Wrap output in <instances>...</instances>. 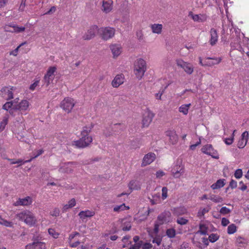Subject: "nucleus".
I'll list each match as a JSON object with an SVG mask.
<instances>
[{
    "label": "nucleus",
    "mask_w": 249,
    "mask_h": 249,
    "mask_svg": "<svg viewBox=\"0 0 249 249\" xmlns=\"http://www.w3.org/2000/svg\"><path fill=\"white\" fill-rule=\"evenodd\" d=\"M4 28L6 31L17 33L22 32L25 29L24 27H19L17 25H6Z\"/></svg>",
    "instance_id": "obj_28"
},
{
    "label": "nucleus",
    "mask_w": 249,
    "mask_h": 249,
    "mask_svg": "<svg viewBox=\"0 0 249 249\" xmlns=\"http://www.w3.org/2000/svg\"><path fill=\"white\" fill-rule=\"evenodd\" d=\"M56 68L54 66L50 67L48 69L46 73L45 74L43 78L44 85L48 86L53 81L54 76V73L56 71Z\"/></svg>",
    "instance_id": "obj_11"
},
{
    "label": "nucleus",
    "mask_w": 249,
    "mask_h": 249,
    "mask_svg": "<svg viewBox=\"0 0 249 249\" xmlns=\"http://www.w3.org/2000/svg\"><path fill=\"white\" fill-rule=\"evenodd\" d=\"M25 43H22L17 47L14 50L10 52L9 54L10 55L17 56L18 55V51L20 47L24 44Z\"/></svg>",
    "instance_id": "obj_53"
},
{
    "label": "nucleus",
    "mask_w": 249,
    "mask_h": 249,
    "mask_svg": "<svg viewBox=\"0 0 249 249\" xmlns=\"http://www.w3.org/2000/svg\"><path fill=\"white\" fill-rule=\"evenodd\" d=\"M93 127V124H90L88 125H86L84 126L83 128V130L81 131V136H89V134L91 132L92 129Z\"/></svg>",
    "instance_id": "obj_35"
},
{
    "label": "nucleus",
    "mask_w": 249,
    "mask_h": 249,
    "mask_svg": "<svg viewBox=\"0 0 249 249\" xmlns=\"http://www.w3.org/2000/svg\"><path fill=\"white\" fill-rule=\"evenodd\" d=\"M25 249H46V248L45 243L34 239L33 243L26 246Z\"/></svg>",
    "instance_id": "obj_18"
},
{
    "label": "nucleus",
    "mask_w": 249,
    "mask_h": 249,
    "mask_svg": "<svg viewBox=\"0 0 249 249\" xmlns=\"http://www.w3.org/2000/svg\"><path fill=\"white\" fill-rule=\"evenodd\" d=\"M75 104V102L73 98L66 97L61 101L60 107L66 112L69 113L71 111Z\"/></svg>",
    "instance_id": "obj_5"
},
{
    "label": "nucleus",
    "mask_w": 249,
    "mask_h": 249,
    "mask_svg": "<svg viewBox=\"0 0 249 249\" xmlns=\"http://www.w3.org/2000/svg\"><path fill=\"white\" fill-rule=\"evenodd\" d=\"M168 189L166 187H163L162 188V199L163 200L165 199L167 196Z\"/></svg>",
    "instance_id": "obj_55"
},
{
    "label": "nucleus",
    "mask_w": 249,
    "mask_h": 249,
    "mask_svg": "<svg viewBox=\"0 0 249 249\" xmlns=\"http://www.w3.org/2000/svg\"><path fill=\"white\" fill-rule=\"evenodd\" d=\"M16 88L15 87H4L0 90V96L6 100H9L13 98V93Z\"/></svg>",
    "instance_id": "obj_8"
},
{
    "label": "nucleus",
    "mask_w": 249,
    "mask_h": 249,
    "mask_svg": "<svg viewBox=\"0 0 249 249\" xmlns=\"http://www.w3.org/2000/svg\"><path fill=\"white\" fill-rule=\"evenodd\" d=\"M236 244L241 247L242 245H245L246 244V241L245 238L242 237H238L236 239Z\"/></svg>",
    "instance_id": "obj_49"
},
{
    "label": "nucleus",
    "mask_w": 249,
    "mask_h": 249,
    "mask_svg": "<svg viewBox=\"0 0 249 249\" xmlns=\"http://www.w3.org/2000/svg\"><path fill=\"white\" fill-rule=\"evenodd\" d=\"M79 233L77 232H75L74 233H71L69 237V243L71 242L72 240L77 236H79Z\"/></svg>",
    "instance_id": "obj_58"
},
{
    "label": "nucleus",
    "mask_w": 249,
    "mask_h": 249,
    "mask_svg": "<svg viewBox=\"0 0 249 249\" xmlns=\"http://www.w3.org/2000/svg\"><path fill=\"white\" fill-rule=\"evenodd\" d=\"M164 90L162 89H161L159 90L158 93H156L155 96L157 100H161V96L163 94Z\"/></svg>",
    "instance_id": "obj_56"
},
{
    "label": "nucleus",
    "mask_w": 249,
    "mask_h": 249,
    "mask_svg": "<svg viewBox=\"0 0 249 249\" xmlns=\"http://www.w3.org/2000/svg\"><path fill=\"white\" fill-rule=\"evenodd\" d=\"M99 32L101 34L102 38L104 40H107L113 37L115 30L113 28L107 27L100 28L99 30Z\"/></svg>",
    "instance_id": "obj_9"
},
{
    "label": "nucleus",
    "mask_w": 249,
    "mask_h": 249,
    "mask_svg": "<svg viewBox=\"0 0 249 249\" xmlns=\"http://www.w3.org/2000/svg\"><path fill=\"white\" fill-rule=\"evenodd\" d=\"M33 160V159H30V160H25V161H23V160H21V159H18L17 160L15 161V163H16V164H19V165H22V164H23L25 163H27V162H31L32 160Z\"/></svg>",
    "instance_id": "obj_57"
},
{
    "label": "nucleus",
    "mask_w": 249,
    "mask_h": 249,
    "mask_svg": "<svg viewBox=\"0 0 249 249\" xmlns=\"http://www.w3.org/2000/svg\"><path fill=\"white\" fill-rule=\"evenodd\" d=\"M249 139L248 131H245L243 132L238 141L237 147L239 148H243L247 145Z\"/></svg>",
    "instance_id": "obj_16"
},
{
    "label": "nucleus",
    "mask_w": 249,
    "mask_h": 249,
    "mask_svg": "<svg viewBox=\"0 0 249 249\" xmlns=\"http://www.w3.org/2000/svg\"><path fill=\"white\" fill-rule=\"evenodd\" d=\"M231 210L226 207H222L219 211L221 214L226 215L231 212Z\"/></svg>",
    "instance_id": "obj_48"
},
{
    "label": "nucleus",
    "mask_w": 249,
    "mask_h": 249,
    "mask_svg": "<svg viewBox=\"0 0 249 249\" xmlns=\"http://www.w3.org/2000/svg\"><path fill=\"white\" fill-rule=\"evenodd\" d=\"M113 9V1L111 0H104L102 1V10L107 14L112 11Z\"/></svg>",
    "instance_id": "obj_24"
},
{
    "label": "nucleus",
    "mask_w": 249,
    "mask_h": 249,
    "mask_svg": "<svg viewBox=\"0 0 249 249\" xmlns=\"http://www.w3.org/2000/svg\"><path fill=\"white\" fill-rule=\"evenodd\" d=\"M99 29L96 25H94L89 28L88 31L83 36V38L85 40H89L93 38L96 33L99 32Z\"/></svg>",
    "instance_id": "obj_19"
},
{
    "label": "nucleus",
    "mask_w": 249,
    "mask_h": 249,
    "mask_svg": "<svg viewBox=\"0 0 249 249\" xmlns=\"http://www.w3.org/2000/svg\"><path fill=\"white\" fill-rule=\"evenodd\" d=\"M128 187L131 191L139 190L141 188V184L139 181L137 180H132L129 182Z\"/></svg>",
    "instance_id": "obj_33"
},
{
    "label": "nucleus",
    "mask_w": 249,
    "mask_h": 249,
    "mask_svg": "<svg viewBox=\"0 0 249 249\" xmlns=\"http://www.w3.org/2000/svg\"><path fill=\"white\" fill-rule=\"evenodd\" d=\"M40 81V79L39 78H36L34 80V83L30 85L29 87V89L31 90H34L36 88L38 85V84Z\"/></svg>",
    "instance_id": "obj_46"
},
{
    "label": "nucleus",
    "mask_w": 249,
    "mask_h": 249,
    "mask_svg": "<svg viewBox=\"0 0 249 249\" xmlns=\"http://www.w3.org/2000/svg\"><path fill=\"white\" fill-rule=\"evenodd\" d=\"M76 202L75 198H71L67 204H64L62 207V211L63 212H67L69 209H71L76 205Z\"/></svg>",
    "instance_id": "obj_32"
},
{
    "label": "nucleus",
    "mask_w": 249,
    "mask_h": 249,
    "mask_svg": "<svg viewBox=\"0 0 249 249\" xmlns=\"http://www.w3.org/2000/svg\"><path fill=\"white\" fill-rule=\"evenodd\" d=\"M129 209V207L128 206H125V205L124 203L120 205H117L115 206L113 208V211L114 212L119 213L125 210H128Z\"/></svg>",
    "instance_id": "obj_38"
},
{
    "label": "nucleus",
    "mask_w": 249,
    "mask_h": 249,
    "mask_svg": "<svg viewBox=\"0 0 249 249\" xmlns=\"http://www.w3.org/2000/svg\"><path fill=\"white\" fill-rule=\"evenodd\" d=\"M146 71V64L143 59L139 58L137 59L134 63V73L139 79L142 78Z\"/></svg>",
    "instance_id": "obj_4"
},
{
    "label": "nucleus",
    "mask_w": 249,
    "mask_h": 249,
    "mask_svg": "<svg viewBox=\"0 0 249 249\" xmlns=\"http://www.w3.org/2000/svg\"><path fill=\"white\" fill-rule=\"evenodd\" d=\"M171 213L169 212H164L158 217V225H161L164 223L171 221Z\"/></svg>",
    "instance_id": "obj_21"
},
{
    "label": "nucleus",
    "mask_w": 249,
    "mask_h": 249,
    "mask_svg": "<svg viewBox=\"0 0 249 249\" xmlns=\"http://www.w3.org/2000/svg\"><path fill=\"white\" fill-rule=\"evenodd\" d=\"M160 195L159 194L156 196V199H151L150 202L152 203V204L154 205L158 204L160 202Z\"/></svg>",
    "instance_id": "obj_59"
},
{
    "label": "nucleus",
    "mask_w": 249,
    "mask_h": 249,
    "mask_svg": "<svg viewBox=\"0 0 249 249\" xmlns=\"http://www.w3.org/2000/svg\"><path fill=\"white\" fill-rule=\"evenodd\" d=\"M221 61L220 58L207 57L205 59V64L206 66H213L219 64Z\"/></svg>",
    "instance_id": "obj_30"
},
{
    "label": "nucleus",
    "mask_w": 249,
    "mask_h": 249,
    "mask_svg": "<svg viewBox=\"0 0 249 249\" xmlns=\"http://www.w3.org/2000/svg\"><path fill=\"white\" fill-rule=\"evenodd\" d=\"M189 16L195 22H204L207 20L208 16L205 14H194L192 12H190Z\"/></svg>",
    "instance_id": "obj_20"
},
{
    "label": "nucleus",
    "mask_w": 249,
    "mask_h": 249,
    "mask_svg": "<svg viewBox=\"0 0 249 249\" xmlns=\"http://www.w3.org/2000/svg\"><path fill=\"white\" fill-rule=\"evenodd\" d=\"M176 63L178 67L182 68L188 74H191L194 72V67L190 63L184 61L182 59L176 60Z\"/></svg>",
    "instance_id": "obj_10"
},
{
    "label": "nucleus",
    "mask_w": 249,
    "mask_h": 249,
    "mask_svg": "<svg viewBox=\"0 0 249 249\" xmlns=\"http://www.w3.org/2000/svg\"><path fill=\"white\" fill-rule=\"evenodd\" d=\"M13 129L14 131L17 134V138L21 141L23 138V136L20 134V133L22 131L23 132L25 129V124L23 118L21 117L19 119V121H17V122H15Z\"/></svg>",
    "instance_id": "obj_7"
},
{
    "label": "nucleus",
    "mask_w": 249,
    "mask_h": 249,
    "mask_svg": "<svg viewBox=\"0 0 249 249\" xmlns=\"http://www.w3.org/2000/svg\"><path fill=\"white\" fill-rule=\"evenodd\" d=\"M8 121V116H5L3 117L2 121L0 122V131H3L6 125L7 124Z\"/></svg>",
    "instance_id": "obj_40"
},
{
    "label": "nucleus",
    "mask_w": 249,
    "mask_h": 249,
    "mask_svg": "<svg viewBox=\"0 0 249 249\" xmlns=\"http://www.w3.org/2000/svg\"><path fill=\"white\" fill-rule=\"evenodd\" d=\"M48 233L50 235L55 239L57 238L59 235V233L56 232L53 229H49Z\"/></svg>",
    "instance_id": "obj_45"
},
{
    "label": "nucleus",
    "mask_w": 249,
    "mask_h": 249,
    "mask_svg": "<svg viewBox=\"0 0 249 249\" xmlns=\"http://www.w3.org/2000/svg\"><path fill=\"white\" fill-rule=\"evenodd\" d=\"M92 142V138L91 136H82L79 140L72 142V145L78 148H85L89 146Z\"/></svg>",
    "instance_id": "obj_6"
},
{
    "label": "nucleus",
    "mask_w": 249,
    "mask_h": 249,
    "mask_svg": "<svg viewBox=\"0 0 249 249\" xmlns=\"http://www.w3.org/2000/svg\"><path fill=\"white\" fill-rule=\"evenodd\" d=\"M166 136L169 137V142L175 144L178 141V136L174 130H169L165 132Z\"/></svg>",
    "instance_id": "obj_23"
},
{
    "label": "nucleus",
    "mask_w": 249,
    "mask_h": 249,
    "mask_svg": "<svg viewBox=\"0 0 249 249\" xmlns=\"http://www.w3.org/2000/svg\"><path fill=\"white\" fill-rule=\"evenodd\" d=\"M166 233L169 238H174L176 235V231L174 229H169L166 230Z\"/></svg>",
    "instance_id": "obj_43"
},
{
    "label": "nucleus",
    "mask_w": 249,
    "mask_h": 249,
    "mask_svg": "<svg viewBox=\"0 0 249 249\" xmlns=\"http://www.w3.org/2000/svg\"><path fill=\"white\" fill-rule=\"evenodd\" d=\"M230 221L229 220L226 218H223L221 220V224L223 226H226L228 225V224H229Z\"/></svg>",
    "instance_id": "obj_64"
},
{
    "label": "nucleus",
    "mask_w": 249,
    "mask_h": 249,
    "mask_svg": "<svg viewBox=\"0 0 249 249\" xmlns=\"http://www.w3.org/2000/svg\"><path fill=\"white\" fill-rule=\"evenodd\" d=\"M171 172L174 178H179L184 172V167L180 164H176L172 168Z\"/></svg>",
    "instance_id": "obj_17"
},
{
    "label": "nucleus",
    "mask_w": 249,
    "mask_h": 249,
    "mask_svg": "<svg viewBox=\"0 0 249 249\" xmlns=\"http://www.w3.org/2000/svg\"><path fill=\"white\" fill-rule=\"evenodd\" d=\"M14 107L12 101L7 102L3 105L2 108L9 112L10 110L13 109Z\"/></svg>",
    "instance_id": "obj_41"
},
{
    "label": "nucleus",
    "mask_w": 249,
    "mask_h": 249,
    "mask_svg": "<svg viewBox=\"0 0 249 249\" xmlns=\"http://www.w3.org/2000/svg\"><path fill=\"white\" fill-rule=\"evenodd\" d=\"M150 29L154 34L158 35L161 34L163 29V26L161 24L154 23L150 25Z\"/></svg>",
    "instance_id": "obj_31"
},
{
    "label": "nucleus",
    "mask_w": 249,
    "mask_h": 249,
    "mask_svg": "<svg viewBox=\"0 0 249 249\" xmlns=\"http://www.w3.org/2000/svg\"><path fill=\"white\" fill-rule=\"evenodd\" d=\"M142 246V249H150L152 247V245L148 243H144Z\"/></svg>",
    "instance_id": "obj_61"
},
{
    "label": "nucleus",
    "mask_w": 249,
    "mask_h": 249,
    "mask_svg": "<svg viewBox=\"0 0 249 249\" xmlns=\"http://www.w3.org/2000/svg\"><path fill=\"white\" fill-rule=\"evenodd\" d=\"M6 227H12L13 226V223L11 221H9L5 219H3L1 224Z\"/></svg>",
    "instance_id": "obj_54"
},
{
    "label": "nucleus",
    "mask_w": 249,
    "mask_h": 249,
    "mask_svg": "<svg viewBox=\"0 0 249 249\" xmlns=\"http://www.w3.org/2000/svg\"><path fill=\"white\" fill-rule=\"evenodd\" d=\"M16 217L30 226H34L37 222L34 214L28 210L23 211L17 213Z\"/></svg>",
    "instance_id": "obj_1"
},
{
    "label": "nucleus",
    "mask_w": 249,
    "mask_h": 249,
    "mask_svg": "<svg viewBox=\"0 0 249 249\" xmlns=\"http://www.w3.org/2000/svg\"><path fill=\"white\" fill-rule=\"evenodd\" d=\"M191 106V104L190 103L182 105L179 107L178 111L182 113L183 115H186L188 113V110Z\"/></svg>",
    "instance_id": "obj_34"
},
{
    "label": "nucleus",
    "mask_w": 249,
    "mask_h": 249,
    "mask_svg": "<svg viewBox=\"0 0 249 249\" xmlns=\"http://www.w3.org/2000/svg\"><path fill=\"white\" fill-rule=\"evenodd\" d=\"M237 182L233 179H232L230 183V187L234 189L237 187Z\"/></svg>",
    "instance_id": "obj_62"
},
{
    "label": "nucleus",
    "mask_w": 249,
    "mask_h": 249,
    "mask_svg": "<svg viewBox=\"0 0 249 249\" xmlns=\"http://www.w3.org/2000/svg\"><path fill=\"white\" fill-rule=\"evenodd\" d=\"M212 227V225L208 221L200 224L199 230L196 233L194 237L192 239L193 244L198 248H201V244L197 241V235L199 233L203 235L208 234Z\"/></svg>",
    "instance_id": "obj_3"
},
{
    "label": "nucleus",
    "mask_w": 249,
    "mask_h": 249,
    "mask_svg": "<svg viewBox=\"0 0 249 249\" xmlns=\"http://www.w3.org/2000/svg\"><path fill=\"white\" fill-rule=\"evenodd\" d=\"M202 152L208 155L211 156L215 159H219V155L216 150H214L211 144H206L201 148Z\"/></svg>",
    "instance_id": "obj_12"
},
{
    "label": "nucleus",
    "mask_w": 249,
    "mask_h": 249,
    "mask_svg": "<svg viewBox=\"0 0 249 249\" xmlns=\"http://www.w3.org/2000/svg\"><path fill=\"white\" fill-rule=\"evenodd\" d=\"M124 77L123 74H117L111 82L113 88H118L124 82Z\"/></svg>",
    "instance_id": "obj_26"
},
{
    "label": "nucleus",
    "mask_w": 249,
    "mask_h": 249,
    "mask_svg": "<svg viewBox=\"0 0 249 249\" xmlns=\"http://www.w3.org/2000/svg\"><path fill=\"white\" fill-rule=\"evenodd\" d=\"M219 238V236L216 233H212L209 236V240L212 243L215 242Z\"/></svg>",
    "instance_id": "obj_44"
},
{
    "label": "nucleus",
    "mask_w": 249,
    "mask_h": 249,
    "mask_svg": "<svg viewBox=\"0 0 249 249\" xmlns=\"http://www.w3.org/2000/svg\"><path fill=\"white\" fill-rule=\"evenodd\" d=\"M95 215V212L92 210H87L82 211L78 213L79 218L84 221L88 218H90Z\"/></svg>",
    "instance_id": "obj_27"
},
{
    "label": "nucleus",
    "mask_w": 249,
    "mask_h": 249,
    "mask_svg": "<svg viewBox=\"0 0 249 249\" xmlns=\"http://www.w3.org/2000/svg\"><path fill=\"white\" fill-rule=\"evenodd\" d=\"M211 209L210 207L204 208H200L197 213V216L199 218H203L205 214L207 213Z\"/></svg>",
    "instance_id": "obj_36"
},
{
    "label": "nucleus",
    "mask_w": 249,
    "mask_h": 249,
    "mask_svg": "<svg viewBox=\"0 0 249 249\" xmlns=\"http://www.w3.org/2000/svg\"><path fill=\"white\" fill-rule=\"evenodd\" d=\"M210 44L212 46L214 45L218 41V36L217 35V32L216 30L212 28L210 30Z\"/></svg>",
    "instance_id": "obj_29"
},
{
    "label": "nucleus",
    "mask_w": 249,
    "mask_h": 249,
    "mask_svg": "<svg viewBox=\"0 0 249 249\" xmlns=\"http://www.w3.org/2000/svg\"><path fill=\"white\" fill-rule=\"evenodd\" d=\"M154 114L151 111L147 110L144 111L143 114L142 124L143 127H147L151 124Z\"/></svg>",
    "instance_id": "obj_14"
},
{
    "label": "nucleus",
    "mask_w": 249,
    "mask_h": 249,
    "mask_svg": "<svg viewBox=\"0 0 249 249\" xmlns=\"http://www.w3.org/2000/svg\"><path fill=\"white\" fill-rule=\"evenodd\" d=\"M209 199L215 203H221L223 201V198L221 196L214 195H211Z\"/></svg>",
    "instance_id": "obj_39"
},
{
    "label": "nucleus",
    "mask_w": 249,
    "mask_h": 249,
    "mask_svg": "<svg viewBox=\"0 0 249 249\" xmlns=\"http://www.w3.org/2000/svg\"><path fill=\"white\" fill-rule=\"evenodd\" d=\"M165 175L164 172L161 170H159L156 172V175L157 178H160Z\"/></svg>",
    "instance_id": "obj_63"
},
{
    "label": "nucleus",
    "mask_w": 249,
    "mask_h": 249,
    "mask_svg": "<svg viewBox=\"0 0 249 249\" xmlns=\"http://www.w3.org/2000/svg\"><path fill=\"white\" fill-rule=\"evenodd\" d=\"M60 214V210L58 208H54L52 211L50 212V214L53 216H58Z\"/></svg>",
    "instance_id": "obj_51"
},
{
    "label": "nucleus",
    "mask_w": 249,
    "mask_h": 249,
    "mask_svg": "<svg viewBox=\"0 0 249 249\" xmlns=\"http://www.w3.org/2000/svg\"><path fill=\"white\" fill-rule=\"evenodd\" d=\"M109 49L112 54L113 58H117L122 53L123 48L121 44H112L109 46Z\"/></svg>",
    "instance_id": "obj_15"
},
{
    "label": "nucleus",
    "mask_w": 249,
    "mask_h": 249,
    "mask_svg": "<svg viewBox=\"0 0 249 249\" xmlns=\"http://www.w3.org/2000/svg\"><path fill=\"white\" fill-rule=\"evenodd\" d=\"M33 202L32 198L30 196H27L23 198H19L16 202L14 203L15 206H28L31 205Z\"/></svg>",
    "instance_id": "obj_25"
},
{
    "label": "nucleus",
    "mask_w": 249,
    "mask_h": 249,
    "mask_svg": "<svg viewBox=\"0 0 249 249\" xmlns=\"http://www.w3.org/2000/svg\"><path fill=\"white\" fill-rule=\"evenodd\" d=\"M142 241H140V242L135 243L134 245H131L129 249H140L142 246Z\"/></svg>",
    "instance_id": "obj_52"
},
{
    "label": "nucleus",
    "mask_w": 249,
    "mask_h": 249,
    "mask_svg": "<svg viewBox=\"0 0 249 249\" xmlns=\"http://www.w3.org/2000/svg\"><path fill=\"white\" fill-rule=\"evenodd\" d=\"M156 159V155L153 153H149L145 155L142 160V166H145L151 163Z\"/></svg>",
    "instance_id": "obj_22"
},
{
    "label": "nucleus",
    "mask_w": 249,
    "mask_h": 249,
    "mask_svg": "<svg viewBox=\"0 0 249 249\" xmlns=\"http://www.w3.org/2000/svg\"><path fill=\"white\" fill-rule=\"evenodd\" d=\"M224 179H219L215 183L211 185V188L214 190L223 187L225 185Z\"/></svg>",
    "instance_id": "obj_37"
},
{
    "label": "nucleus",
    "mask_w": 249,
    "mask_h": 249,
    "mask_svg": "<svg viewBox=\"0 0 249 249\" xmlns=\"http://www.w3.org/2000/svg\"><path fill=\"white\" fill-rule=\"evenodd\" d=\"M76 163L74 162H69L60 164L59 171L61 173H70L75 168Z\"/></svg>",
    "instance_id": "obj_13"
},
{
    "label": "nucleus",
    "mask_w": 249,
    "mask_h": 249,
    "mask_svg": "<svg viewBox=\"0 0 249 249\" xmlns=\"http://www.w3.org/2000/svg\"><path fill=\"white\" fill-rule=\"evenodd\" d=\"M243 176V172L241 169H238L235 170L234 173V177L237 179H239L242 178Z\"/></svg>",
    "instance_id": "obj_50"
},
{
    "label": "nucleus",
    "mask_w": 249,
    "mask_h": 249,
    "mask_svg": "<svg viewBox=\"0 0 249 249\" xmlns=\"http://www.w3.org/2000/svg\"><path fill=\"white\" fill-rule=\"evenodd\" d=\"M234 139L233 138H226L224 140L225 143L227 145H231Z\"/></svg>",
    "instance_id": "obj_60"
},
{
    "label": "nucleus",
    "mask_w": 249,
    "mask_h": 249,
    "mask_svg": "<svg viewBox=\"0 0 249 249\" xmlns=\"http://www.w3.org/2000/svg\"><path fill=\"white\" fill-rule=\"evenodd\" d=\"M237 231V228L235 224L230 225L227 229V232L229 234H231L235 233Z\"/></svg>",
    "instance_id": "obj_42"
},
{
    "label": "nucleus",
    "mask_w": 249,
    "mask_h": 249,
    "mask_svg": "<svg viewBox=\"0 0 249 249\" xmlns=\"http://www.w3.org/2000/svg\"><path fill=\"white\" fill-rule=\"evenodd\" d=\"M177 222L178 224L179 225H184L187 224V223L188 222V220L185 218L180 217L177 218Z\"/></svg>",
    "instance_id": "obj_47"
},
{
    "label": "nucleus",
    "mask_w": 249,
    "mask_h": 249,
    "mask_svg": "<svg viewBox=\"0 0 249 249\" xmlns=\"http://www.w3.org/2000/svg\"><path fill=\"white\" fill-rule=\"evenodd\" d=\"M30 104L27 100H23L18 104L14 106L13 109L9 111V113L12 116H15L18 112L21 114L26 115L30 110Z\"/></svg>",
    "instance_id": "obj_2"
}]
</instances>
